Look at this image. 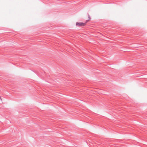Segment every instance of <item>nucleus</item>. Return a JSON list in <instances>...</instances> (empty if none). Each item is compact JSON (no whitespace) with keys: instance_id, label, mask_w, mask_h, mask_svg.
<instances>
[{"instance_id":"nucleus-1","label":"nucleus","mask_w":147,"mask_h":147,"mask_svg":"<svg viewBox=\"0 0 147 147\" xmlns=\"http://www.w3.org/2000/svg\"><path fill=\"white\" fill-rule=\"evenodd\" d=\"M86 23H86V22H85V23H82V22H80V23L76 22V26L78 25L79 26H85Z\"/></svg>"},{"instance_id":"nucleus-2","label":"nucleus","mask_w":147,"mask_h":147,"mask_svg":"<svg viewBox=\"0 0 147 147\" xmlns=\"http://www.w3.org/2000/svg\"><path fill=\"white\" fill-rule=\"evenodd\" d=\"M88 17L89 19L88 20H87L86 21V23H87L89 21H90V16L89 15H88Z\"/></svg>"}]
</instances>
